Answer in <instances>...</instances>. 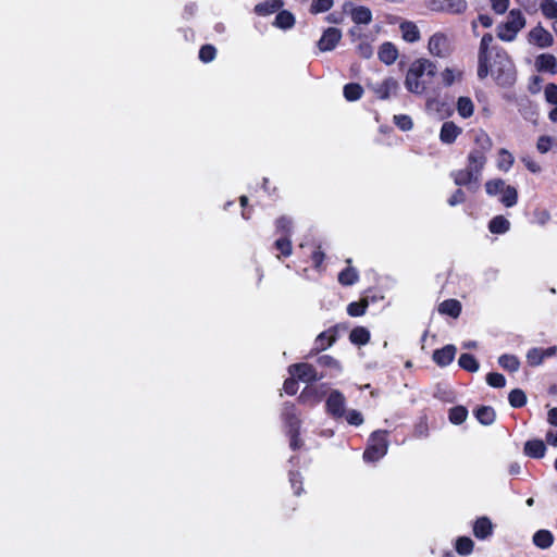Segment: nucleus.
<instances>
[{"instance_id": "nucleus-28", "label": "nucleus", "mask_w": 557, "mask_h": 557, "mask_svg": "<svg viewBox=\"0 0 557 557\" xmlns=\"http://www.w3.org/2000/svg\"><path fill=\"white\" fill-rule=\"evenodd\" d=\"M403 39L407 42H416L421 38L418 26L411 21L401 22L399 25Z\"/></svg>"}, {"instance_id": "nucleus-47", "label": "nucleus", "mask_w": 557, "mask_h": 557, "mask_svg": "<svg viewBox=\"0 0 557 557\" xmlns=\"http://www.w3.org/2000/svg\"><path fill=\"white\" fill-rule=\"evenodd\" d=\"M288 479L290 486L294 490V494L296 496L301 495V493L304 492L301 473L298 470H290L288 473Z\"/></svg>"}, {"instance_id": "nucleus-57", "label": "nucleus", "mask_w": 557, "mask_h": 557, "mask_svg": "<svg viewBox=\"0 0 557 557\" xmlns=\"http://www.w3.org/2000/svg\"><path fill=\"white\" fill-rule=\"evenodd\" d=\"M553 138L548 135H542L536 141V149L540 153H546L552 149Z\"/></svg>"}, {"instance_id": "nucleus-6", "label": "nucleus", "mask_w": 557, "mask_h": 557, "mask_svg": "<svg viewBox=\"0 0 557 557\" xmlns=\"http://www.w3.org/2000/svg\"><path fill=\"white\" fill-rule=\"evenodd\" d=\"M287 370L292 376L307 384H312L327 376L326 372H319L313 364L308 362L293 363Z\"/></svg>"}, {"instance_id": "nucleus-1", "label": "nucleus", "mask_w": 557, "mask_h": 557, "mask_svg": "<svg viewBox=\"0 0 557 557\" xmlns=\"http://www.w3.org/2000/svg\"><path fill=\"white\" fill-rule=\"evenodd\" d=\"M493 35L486 33L482 36L478 52L479 79H484L488 75L493 82L500 88H512L518 78L516 64L507 50L500 46H493Z\"/></svg>"}, {"instance_id": "nucleus-41", "label": "nucleus", "mask_w": 557, "mask_h": 557, "mask_svg": "<svg viewBox=\"0 0 557 557\" xmlns=\"http://www.w3.org/2000/svg\"><path fill=\"white\" fill-rule=\"evenodd\" d=\"M457 112L462 119H469L473 115L474 104L470 97H459L457 100Z\"/></svg>"}, {"instance_id": "nucleus-24", "label": "nucleus", "mask_w": 557, "mask_h": 557, "mask_svg": "<svg viewBox=\"0 0 557 557\" xmlns=\"http://www.w3.org/2000/svg\"><path fill=\"white\" fill-rule=\"evenodd\" d=\"M523 453L530 458L541 459L546 454V445L542 440H530L525 442Z\"/></svg>"}, {"instance_id": "nucleus-29", "label": "nucleus", "mask_w": 557, "mask_h": 557, "mask_svg": "<svg viewBox=\"0 0 557 557\" xmlns=\"http://www.w3.org/2000/svg\"><path fill=\"white\" fill-rule=\"evenodd\" d=\"M347 263H348V267L343 269L338 273V277H337L338 283L341 285H343V286H351V285L356 284L359 281V273H358V271L354 267L350 265L351 260L348 259Z\"/></svg>"}, {"instance_id": "nucleus-59", "label": "nucleus", "mask_w": 557, "mask_h": 557, "mask_svg": "<svg viewBox=\"0 0 557 557\" xmlns=\"http://www.w3.org/2000/svg\"><path fill=\"white\" fill-rule=\"evenodd\" d=\"M298 379L295 377V376H289L287 379H285L284 383H283V389L284 392L287 394V395H290V396H294L296 395L297 391H298Z\"/></svg>"}, {"instance_id": "nucleus-22", "label": "nucleus", "mask_w": 557, "mask_h": 557, "mask_svg": "<svg viewBox=\"0 0 557 557\" xmlns=\"http://www.w3.org/2000/svg\"><path fill=\"white\" fill-rule=\"evenodd\" d=\"M377 57L384 64L392 65L398 58V49L393 42L385 41L380 46Z\"/></svg>"}, {"instance_id": "nucleus-13", "label": "nucleus", "mask_w": 557, "mask_h": 557, "mask_svg": "<svg viewBox=\"0 0 557 557\" xmlns=\"http://www.w3.org/2000/svg\"><path fill=\"white\" fill-rule=\"evenodd\" d=\"M398 87V82L392 76L386 77L381 84L370 86L376 98L380 100H386L392 95H395Z\"/></svg>"}, {"instance_id": "nucleus-39", "label": "nucleus", "mask_w": 557, "mask_h": 557, "mask_svg": "<svg viewBox=\"0 0 557 557\" xmlns=\"http://www.w3.org/2000/svg\"><path fill=\"white\" fill-rule=\"evenodd\" d=\"M343 95L349 102L357 101L363 95V87L359 83H348L343 88Z\"/></svg>"}, {"instance_id": "nucleus-20", "label": "nucleus", "mask_w": 557, "mask_h": 557, "mask_svg": "<svg viewBox=\"0 0 557 557\" xmlns=\"http://www.w3.org/2000/svg\"><path fill=\"white\" fill-rule=\"evenodd\" d=\"M461 133L462 128L455 124L453 121L444 122L440 131V140L443 144L451 145L456 141Z\"/></svg>"}, {"instance_id": "nucleus-43", "label": "nucleus", "mask_w": 557, "mask_h": 557, "mask_svg": "<svg viewBox=\"0 0 557 557\" xmlns=\"http://www.w3.org/2000/svg\"><path fill=\"white\" fill-rule=\"evenodd\" d=\"M468 409L465 406H455L448 411V420L450 423L459 425L466 421Z\"/></svg>"}, {"instance_id": "nucleus-30", "label": "nucleus", "mask_w": 557, "mask_h": 557, "mask_svg": "<svg viewBox=\"0 0 557 557\" xmlns=\"http://www.w3.org/2000/svg\"><path fill=\"white\" fill-rule=\"evenodd\" d=\"M476 420L483 425H491L496 420V411L492 406H479L473 411Z\"/></svg>"}, {"instance_id": "nucleus-21", "label": "nucleus", "mask_w": 557, "mask_h": 557, "mask_svg": "<svg viewBox=\"0 0 557 557\" xmlns=\"http://www.w3.org/2000/svg\"><path fill=\"white\" fill-rule=\"evenodd\" d=\"M315 362L320 368L323 369L322 372L327 373V376L336 375L343 370L341 362L331 355L318 356Z\"/></svg>"}, {"instance_id": "nucleus-23", "label": "nucleus", "mask_w": 557, "mask_h": 557, "mask_svg": "<svg viewBox=\"0 0 557 557\" xmlns=\"http://www.w3.org/2000/svg\"><path fill=\"white\" fill-rule=\"evenodd\" d=\"M461 302L455 298H449L438 305L437 311L442 315H448L457 319L461 314Z\"/></svg>"}, {"instance_id": "nucleus-32", "label": "nucleus", "mask_w": 557, "mask_h": 557, "mask_svg": "<svg viewBox=\"0 0 557 557\" xmlns=\"http://www.w3.org/2000/svg\"><path fill=\"white\" fill-rule=\"evenodd\" d=\"M370 332L364 326H356L349 333V341L354 345L363 346L370 342Z\"/></svg>"}, {"instance_id": "nucleus-55", "label": "nucleus", "mask_w": 557, "mask_h": 557, "mask_svg": "<svg viewBox=\"0 0 557 557\" xmlns=\"http://www.w3.org/2000/svg\"><path fill=\"white\" fill-rule=\"evenodd\" d=\"M286 434L289 437V447L293 450H298L304 446V441L300 437V430L286 431Z\"/></svg>"}, {"instance_id": "nucleus-61", "label": "nucleus", "mask_w": 557, "mask_h": 557, "mask_svg": "<svg viewBox=\"0 0 557 557\" xmlns=\"http://www.w3.org/2000/svg\"><path fill=\"white\" fill-rule=\"evenodd\" d=\"M545 99L548 103L557 104V85L549 83L544 89Z\"/></svg>"}, {"instance_id": "nucleus-17", "label": "nucleus", "mask_w": 557, "mask_h": 557, "mask_svg": "<svg viewBox=\"0 0 557 557\" xmlns=\"http://www.w3.org/2000/svg\"><path fill=\"white\" fill-rule=\"evenodd\" d=\"M557 352L556 346L548 348L533 347L527 352V362L530 367H537L543 363L545 358L555 356Z\"/></svg>"}, {"instance_id": "nucleus-18", "label": "nucleus", "mask_w": 557, "mask_h": 557, "mask_svg": "<svg viewBox=\"0 0 557 557\" xmlns=\"http://www.w3.org/2000/svg\"><path fill=\"white\" fill-rule=\"evenodd\" d=\"M480 176L481 174L471 169L469 165H467L466 169L456 170L450 173V177L453 178L454 183L459 187L468 186L472 182L476 183Z\"/></svg>"}, {"instance_id": "nucleus-42", "label": "nucleus", "mask_w": 557, "mask_h": 557, "mask_svg": "<svg viewBox=\"0 0 557 557\" xmlns=\"http://www.w3.org/2000/svg\"><path fill=\"white\" fill-rule=\"evenodd\" d=\"M500 202L507 207L511 208L518 202V191L511 185H506V187L502 191Z\"/></svg>"}, {"instance_id": "nucleus-11", "label": "nucleus", "mask_w": 557, "mask_h": 557, "mask_svg": "<svg viewBox=\"0 0 557 557\" xmlns=\"http://www.w3.org/2000/svg\"><path fill=\"white\" fill-rule=\"evenodd\" d=\"M281 418L287 431L301 430L299 411L294 403L286 401L283 404Z\"/></svg>"}, {"instance_id": "nucleus-15", "label": "nucleus", "mask_w": 557, "mask_h": 557, "mask_svg": "<svg viewBox=\"0 0 557 557\" xmlns=\"http://www.w3.org/2000/svg\"><path fill=\"white\" fill-rule=\"evenodd\" d=\"M529 41L540 48L550 47L554 42L553 35L545 29L541 23L533 27L529 33Z\"/></svg>"}, {"instance_id": "nucleus-62", "label": "nucleus", "mask_w": 557, "mask_h": 557, "mask_svg": "<svg viewBox=\"0 0 557 557\" xmlns=\"http://www.w3.org/2000/svg\"><path fill=\"white\" fill-rule=\"evenodd\" d=\"M467 199V196H466V193L461 189V188H458L456 189L453 195L447 199V203L450 206V207H455L457 205H461L466 201Z\"/></svg>"}, {"instance_id": "nucleus-14", "label": "nucleus", "mask_w": 557, "mask_h": 557, "mask_svg": "<svg viewBox=\"0 0 557 557\" xmlns=\"http://www.w3.org/2000/svg\"><path fill=\"white\" fill-rule=\"evenodd\" d=\"M342 38V32L335 27H329L322 34L320 40L318 41V47L320 51H332L336 48Z\"/></svg>"}, {"instance_id": "nucleus-5", "label": "nucleus", "mask_w": 557, "mask_h": 557, "mask_svg": "<svg viewBox=\"0 0 557 557\" xmlns=\"http://www.w3.org/2000/svg\"><path fill=\"white\" fill-rule=\"evenodd\" d=\"M525 26V17L519 9L509 11L507 21L497 27V36L503 41H512L517 34Z\"/></svg>"}, {"instance_id": "nucleus-40", "label": "nucleus", "mask_w": 557, "mask_h": 557, "mask_svg": "<svg viewBox=\"0 0 557 557\" xmlns=\"http://www.w3.org/2000/svg\"><path fill=\"white\" fill-rule=\"evenodd\" d=\"M498 364L508 372H517L520 368V360L516 355L504 354L498 358Z\"/></svg>"}, {"instance_id": "nucleus-16", "label": "nucleus", "mask_w": 557, "mask_h": 557, "mask_svg": "<svg viewBox=\"0 0 557 557\" xmlns=\"http://www.w3.org/2000/svg\"><path fill=\"white\" fill-rule=\"evenodd\" d=\"M456 352V346L453 344H447L444 347L433 351L432 360L436 366L445 368L454 361Z\"/></svg>"}, {"instance_id": "nucleus-56", "label": "nucleus", "mask_w": 557, "mask_h": 557, "mask_svg": "<svg viewBox=\"0 0 557 557\" xmlns=\"http://www.w3.org/2000/svg\"><path fill=\"white\" fill-rule=\"evenodd\" d=\"M356 50L359 57L362 59H370L373 55V48L371 44L367 41V39L360 41L357 45Z\"/></svg>"}, {"instance_id": "nucleus-3", "label": "nucleus", "mask_w": 557, "mask_h": 557, "mask_svg": "<svg viewBox=\"0 0 557 557\" xmlns=\"http://www.w3.org/2000/svg\"><path fill=\"white\" fill-rule=\"evenodd\" d=\"M473 143L474 146L467 157V165L482 174L487 163V153L493 148V140L484 129H479L474 134Z\"/></svg>"}, {"instance_id": "nucleus-10", "label": "nucleus", "mask_w": 557, "mask_h": 557, "mask_svg": "<svg viewBox=\"0 0 557 557\" xmlns=\"http://www.w3.org/2000/svg\"><path fill=\"white\" fill-rule=\"evenodd\" d=\"M325 386V384H321L320 386L308 384L297 397V401L309 407L318 405L324 398L325 391L323 388Z\"/></svg>"}, {"instance_id": "nucleus-2", "label": "nucleus", "mask_w": 557, "mask_h": 557, "mask_svg": "<svg viewBox=\"0 0 557 557\" xmlns=\"http://www.w3.org/2000/svg\"><path fill=\"white\" fill-rule=\"evenodd\" d=\"M436 64L429 59L420 58L414 60L406 74V88L413 94L421 95L426 91L424 76L433 78L436 75Z\"/></svg>"}, {"instance_id": "nucleus-33", "label": "nucleus", "mask_w": 557, "mask_h": 557, "mask_svg": "<svg viewBox=\"0 0 557 557\" xmlns=\"http://www.w3.org/2000/svg\"><path fill=\"white\" fill-rule=\"evenodd\" d=\"M554 543V535L548 530H539L533 535V544L541 548V549H547L549 548Z\"/></svg>"}, {"instance_id": "nucleus-50", "label": "nucleus", "mask_w": 557, "mask_h": 557, "mask_svg": "<svg viewBox=\"0 0 557 557\" xmlns=\"http://www.w3.org/2000/svg\"><path fill=\"white\" fill-rule=\"evenodd\" d=\"M334 4V0H312L310 4V13L319 14L331 10Z\"/></svg>"}, {"instance_id": "nucleus-54", "label": "nucleus", "mask_w": 557, "mask_h": 557, "mask_svg": "<svg viewBox=\"0 0 557 557\" xmlns=\"http://www.w3.org/2000/svg\"><path fill=\"white\" fill-rule=\"evenodd\" d=\"M429 434V425L426 417H421L419 421L414 424L413 435L416 437L422 438L426 437Z\"/></svg>"}, {"instance_id": "nucleus-36", "label": "nucleus", "mask_w": 557, "mask_h": 557, "mask_svg": "<svg viewBox=\"0 0 557 557\" xmlns=\"http://www.w3.org/2000/svg\"><path fill=\"white\" fill-rule=\"evenodd\" d=\"M510 228V222L504 215H496L488 222L492 234H505Z\"/></svg>"}, {"instance_id": "nucleus-58", "label": "nucleus", "mask_w": 557, "mask_h": 557, "mask_svg": "<svg viewBox=\"0 0 557 557\" xmlns=\"http://www.w3.org/2000/svg\"><path fill=\"white\" fill-rule=\"evenodd\" d=\"M394 122L401 131H410L413 126L411 117L406 114L394 115Z\"/></svg>"}, {"instance_id": "nucleus-48", "label": "nucleus", "mask_w": 557, "mask_h": 557, "mask_svg": "<svg viewBox=\"0 0 557 557\" xmlns=\"http://www.w3.org/2000/svg\"><path fill=\"white\" fill-rule=\"evenodd\" d=\"M505 187H506V183L502 178L488 180L485 183V191L488 196H496L498 194H502V191Z\"/></svg>"}, {"instance_id": "nucleus-45", "label": "nucleus", "mask_w": 557, "mask_h": 557, "mask_svg": "<svg viewBox=\"0 0 557 557\" xmlns=\"http://www.w3.org/2000/svg\"><path fill=\"white\" fill-rule=\"evenodd\" d=\"M508 401L512 408L518 409L527 405L528 398L521 388H515L509 393Z\"/></svg>"}, {"instance_id": "nucleus-44", "label": "nucleus", "mask_w": 557, "mask_h": 557, "mask_svg": "<svg viewBox=\"0 0 557 557\" xmlns=\"http://www.w3.org/2000/svg\"><path fill=\"white\" fill-rule=\"evenodd\" d=\"M474 542L469 536H459L455 543V549L460 556H468L473 552Z\"/></svg>"}, {"instance_id": "nucleus-7", "label": "nucleus", "mask_w": 557, "mask_h": 557, "mask_svg": "<svg viewBox=\"0 0 557 557\" xmlns=\"http://www.w3.org/2000/svg\"><path fill=\"white\" fill-rule=\"evenodd\" d=\"M428 49L432 55L445 59L453 53L454 46L445 33L436 32L430 37Z\"/></svg>"}, {"instance_id": "nucleus-31", "label": "nucleus", "mask_w": 557, "mask_h": 557, "mask_svg": "<svg viewBox=\"0 0 557 557\" xmlns=\"http://www.w3.org/2000/svg\"><path fill=\"white\" fill-rule=\"evenodd\" d=\"M273 249L278 251L276 255V258L278 260H283L285 258H288L293 253V244L290 240V237L287 236H281L277 238L273 244Z\"/></svg>"}, {"instance_id": "nucleus-60", "label": "nucleus", "mask_w": 557, "mask_h": 557, "mask_svg": "<svg viewBox=\"0 0 557 557\" xmlns=\"http://www.w3.org/2000/svg\"><path fill=\"white\" fill-rule=\"evenodd\" d=\"M345 418L350 425L359 426L363 423V416L355 409L347 411Z\"/></svg>"}, {"instance_id": "nucleus-25", "label": "nucleus", "mask_w": 557, "mask_h": 557, "mask_svg": "<svg viewBox=\"0 0 557 557\" xmlns=\"http://www.w3.org/2000/svg\"><path fill=\"white\" fill-rule=\"evenodd\" d=\"M284 5L283 0H265L255 5L253 12L259 16H268L278 12Z\"/></svg>"}, {"instance_id": "nucleus-26", "label": "nucleus", "mask_w": 557, "mask_h": 557, "mask_svg": "<svg viewBox=\"0 0 557 557\" xmlns=\"http://www.w3.org/2000/svg\"><path fill=\"white\" fill-rule=\"evenodd\" d=\"M535 66L539 72H549L556 74L557 61L556 58L550 53H542L535 59Z\"/></svg>"}, {"instance_id": "nucleus-19", "label": "nucleus", "mask_w": 557, "mask_h": 557, "mask_svg": "<svg viewBox=\"0 0 557 557\" xmlns=\"http://www.w3.org/2000/svg\"><path fill=\"white\" fill-rule=\"evenodd\" d=\"M494 525L486 516L479 517L473 522L472 532L478 540H486L493 534Z\"/></svg>"}, {"instance_id": "nucleus-34", "label": "nucleus", "mask_w": 557, "mask_h": 557, "mask_svg": "<svg viewBox=\"0 0 557 557\" xmlns=\"http://www.w3.org/2000/svg\"><path fill=\"white\" fill-rule=\"evenodd\" d=\"M295 24V16L292 12L280 10L275 16L273 25L281 29H289Z\"/></svg>"}, {"instance_id": "nucleus-27", "label": "nucleus", "mask_w": 557, "mask_h": 557, "mask_svg": "<svg viewBox=\"0 0 557 557\" xmlns=\"http://www.w3.org/2000/svg\"><path fill=\"white\" fill-rule=\"evenodd\" d=\"M370 293L371 290H368L367 294L361 297L358 301H352L348 304L347 306V313L350 317H362L369 305H370Z\"/></svg>"}, {"instance_id": "nucleus-51", "label": "nucleus", "mask_w": 557, "mask_h": 557, "mask_svg": "<svg viewBox=\"0 0 557 557\" xmlns=\"http://www.w3.org/2000/svg\"><path fill=\"white\" fill-rule=\"evenodd\" d=\"M216 57V49L214 46L207 44L199 49V60L203 63L213 61Z\"/></svg>"}, {"instance_id": "nucleus-38", "label": "nucleus", "mask_w": 557, "mask_h": 557, "mask_svg": "<svg viewBox=\"0 0 557 557\" xmlns=\"http://www.w3.org/2000/svg\"><path fill=\"white\" fill-rule=\"evenodd\" d=\"M458 366L470 373H474L480 369L478 359L472 354H461L458 359Z\"/></svg>"}, {"instance_id": "nucleus-37", "label": "nucleus", "mask_w": 557, "mask_h": 557, "mask_svg": "<svg viewBox=\"0 0 557 557\" xmlns=\"http://www.w3.org/2000/svg\"><path fill=\"white\" fill-rule=\"evenodd\" d=\"M351 20L358 25L370 24L372 22V12L367 7H356L351 10Z\"/></svg>"}, {"instance_id": "nucleus-12", "label": "nucleus", "mask_w": 557, "mask_h": 557, "mask_svg": "<svg viewBox=\"0 0 557 557\" xmlns=\"http://www.w3.org/2000/svg\"><path fill=\"white\" fill-rule=\"evenodd\" d=\"M432 10L449 14H462L468 8L466 0H433Z\"/></svg>"}, {"instance_id": "nucleus-52", "label": "nucleus", "mask_w": 557, "mask_h": 557, "mask_svg": "<svg viewBox=\"0 0 557 557\" xmlns=\"http://www.w3.org/2000/svg\"><path fill=\"white\" fill-rule=\"evenodd\" d=\"M486 383L494 388H503L506 385V379L502 373L490 372L486 375Z\"/></svg>"}, {"instance_id": "nucleus-35", "label": "nucleus", "mask_w": 557, "mask_h": 557, "mask_svg": "<svg viewBox=\"0 0 557 557\" xmlns=\"http://www.w3.org/2000/svg\"><path fill=\"white\" fill-rule=\"evenodd\" d=\"M515 163L512 153L506 148H500L497 153V169L503 172H508Z\"/></svg>"}, {"instance_id": "nucleus-4", "label": "nucleus", "mask_w": 557, "mask_h": 557, "mask_svg": "<svg viewBox=\"0 0 557 557\" xmlns=\"http://www.w3.org/2000/svg\"><path fill=\"white\" fill-rule=\"evenodd\" d=\"M387 437L388 432L385 430H376L370 434L362 455L366 462H376L387 454L389 444Z\"/></svg>"}, {"instance_id": "nucleus-63", "label": "nucleus", "mask_w": 557, "mask_h": 557, "mask_svg": "<svg viewBox=\"0 0 557 557\" xmlns=\"http://www.w3.org/2000/svg\"><path fill=\"white\" fill-rule=\"evenodd\" d=\"M442 82L444 86L449 87L451 86L456 81V73L453 69L446 67L442 74Z\"/></svg>"}, {"instance_id": "nucleus-53", "label": "nucleus", "mask_w": 557, "mask_h": 557, "mask_svg": "<svg viewBox=\"0 0 557 557\" xmlns=\"http://www.w3.org/2000/svg\"><path fill=\"white\" fill-rule=\"evenodd\" d=\"M310 259L312 261V267L315 270L320 271L325 260V253L322 250L321 246L315 247V249L311 252Z\"/></svg>"}, {"instance_id": "nucleus-9", "label": "nucleus", "mask_w": 557, "mask_h": 557, "mask_svg": "<svg viewBox=\"0 0 557 557\" xmlns=\"http://www.w3.org/2000/svg\"><path fill=\"white\" fill-rule=\"evenodd\" d=\"M346 397L338 389H332L325 400V411L334 419L343 418L346 413Z\"/></svg>"}, {"instance_id": "nucleus-46", "label": "nucleus", "mask_w": 557, "mask_h": 557, "mask_svg": "<svg viewBox=\"0 0 557 557\" xmlns=\"http://www.w3.org/2000/svg\"><path fill=\"white\" fill-rule=\"evenodd\" d=\"M276 233L281 234V236H292L293 232V222L289 218L282 215L275 221Z\"/></svg>"}, {"instance_id": "nucleus-49", "label": "nucleus", "mask_w": 557, "mask_h": 557, "mask_svg": "<svg viewBox=\"0 0 557 557\" xmlns=\"http://www.w3.org/2000/svg\"><path fill=\"white\" fill-rule=\"evenodd\" d=\"M541 11H542V14L546 17V18H555V21L557 20V1L556 0H543L541 2Z\"/></svg>"}, {"instance_id": "nucleus-8", "label": "nucleus", "mask_w": 557, "mask_h": 557, "mask_svg": "<svg viewBox=\"0 0 557 557\" xmlns=\"http://www.w3.org/2000/svg\"><path fill=\"white\" fill-rule=\"evenodd\" d=\"M338 338L337 326H331L330 329L321 332L314 339L313 347L308 354L307 358L318 356L320 352L332 347Z\"/></svg>"}, {"instance_id": "nucleus-64", "label": "nucleus", "mask_w": 557, "mask_h": 557, "mask_svg": "<svg viewBox=\"0 0 557 557\" xmlns=\"http://www.w3.org/2000/svg\"><path fill=\"white\" fill-rule=\"evenodd\" d=\"M491 5L496 14H504L509 7V0H491Z\"/></svg>"}]
</instances>
